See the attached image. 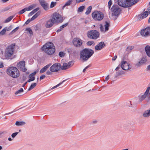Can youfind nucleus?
Segmentation results:
<instances>
[{
  "mask_svg": "<svg viewBox=\"0 0 150 150\" xmlns=\"http://www.w3.org/2000/svg\"><path fill=\"white\" fill-rule=\"evenodd\" d=\"M93 50L91 49L85 48L80 52V58L83 61L87 60L94 53Z\"/></svg>",
  "mask_w": 150,
  "mask_h": 150,
  "instance_id": "obj_1",
  "label": "nucleus"
},
{
  "mask_svg": "<svg viewBox=\"0 0 150 150\" xmlns=\"http://www.w3.org/2000/svg\"><path fill=\"white\" fill-rule=\"evenodd\" d=\"M6 73L11 77L16 79L20 76V72L18 69L16 67H9L7 69Z\"/></svg>",
  "mask_w": 150,
  "mask_h": 150,
  "instance_id": "obj_2",
  "label": "nucleus"
},
{
  "mask_svg": "<svg viewBox=\"0 0 150 150\" xmlns=\"http://www.w3.org/2000/svg\"><path fill=\"white\" fill-rule=\"evenodd\" d=\"M42 50L48 55H52L55 52V47L53 43L49 42L45 45Z\"/></svg>",
  "mask_w": 150,
  "mask_h": 150,
  "instance_id": "obj_3",
  "label": "nucleus"
},
{
  "mask_svg": "<svg viewBox=\"0 0 150 150\" xmlns=\"http://www.w3.org/2000/svg\"><path fill=\"white\" fill-rule=\"evenodd\" d=\"M139 0H118V4L124 8L131 6L137 3Z\"/></svg>",
  "mask_w": 150,
  "mask_h": 150,
  "instance_id": "obj_4",
  "label": "nucleus"
},
{
  "mask_svg": "<svg viewBox=\"0 0 150 150\" xmlns=\"http://www.w3.org/2000/svg\"><path fill=\"white\" fill-rule=\"evenodd\" d=\"M111 10L112 12L111 16L115 17L113 18L114 20H115L120 14L121 10L117 5H115L112 6Z\"/></svg>",
  "mask_w": 150,
  "mask_h": 150,
  "instance_id": "obj_5",
  "label": "nucleus"
},
{
  "mask_svg": "<svg viewBox=\"0 0 150 150\" xmlns=\"http://www.w3.org/2000/svg\"><path fill=\"white\" fill-rule=\"evenodd\" d=\"M51 18L55 24L61 23L63 21L62 17L59 14L57 13H53Z\"/></svg>",
  "mask_w": 150,
  "mask_h": 150,
  "instance_id": "obj_6",
  "label": "nucleus"
},
{
  "mask_svg": "<svg viewBox=\"0 0 150 150\" xmlns=\"http://www.w3.org/2000/svg\"><path fill=\"white\" fill-rule=\"evenodd\" d=\"M124 70H128L131 69V67L127 62L125 61H121L120 64L115 69L116 71L120 69V67Z\"/></svg>",
  "mask_w": 150,
  "mask_h": 150,
  "instance_id": "obj_7",
  "label": "nucleus"
},
{
  "mask_svg": "<svg viewBox=\"0 0 150 150\" xmlns=\"http://www.w3.org/2000/svg\"><path fill=\"white\" fill-rule=\"evenodd\" d=\"M99 32L96 30H92L89 31L87 33L88 37L91 39L96 40L99 37Z\"/></svg>",
  "mask_w": 150,
  "mask_h": 150,
  "instance_id": "obj_8",
  "label": "nucleus"
},
{
  "mask_svg": "<svg viewBox=\"0 0 150 150\" xmlns=\"http://www.w3.org/2000/svg\"><path fill=\"white\" fill-rule=\"evenodd\" d=\"M92 15L93 18L96 21H101L104 17L103 13L98 11H95L92 13Z\"/></svg>",
  "mask_w": 150,
  "mask_h": 150,
  "instance_id": "obj_9",
  "label": "nucleus"
},
{
  "mask_svg": "<svg viewBox=\"0 0 150 150\" xmlns=\"http://www.w3.org/2000/svg\"><path fill=\"white\" fill-rule=\"evenodd\" d=\"M14 45H11L6 48L5 52V55L6 57L9 58L11 57L13 54Z\"/></svg>",
  "mask_w": 150,
  "mask_h": 150,
  "instance_id": "obj_10",
  "label": "nucleus"
},
{
  "mask_svg": "<svg viewBox=\"0 0 150 150\" xmlns=\"http://www.w3.org/2000/svg\"><path fill=\"white\" fill-rule=\"evenodd\" d=\"M25 62L24 61L19 62L17 64V68L23 72L26 71L27 69L25 67Z\"/></svg>",
  "mask_w": 150,
  "mask_h": 150,
  "instance_id": "obj_11",
  "label": "nucleus"
},
{
  "mask_svg": "<svg viewBox=\"0 0 150 150\" xmlns=\"http://www.w3.org/2000/svg\"><path fill=\"white\" fill-rule=\"evenodd\" d=\"M61 67V64L59 63H56L50 67V70L52 72H57L60 70Z\"/></svg>",
  "mask_w": 150,
  "mask_h": 150,
  "instance_id": "obj_12",
  "label": "nucleus"
},
{
  "mask_svg": "<svg viewBox=\"0 0 150 150\" xmlns=\"http://www.w3.org/2000/svg\"><path fill=\"white\" fill-rule=\"evenodd\" d=\"M110 21H105L104 26L102 25H100V29L101 32L105 33L107 31L109 30V28L110 26Z\"/></svg>",
  "mask_w": 150,
  "mask_h": 150,
  "instance_id": "obj_13",
  "label": "nucleus"
},
{
  "mask_svg": "<svg viewBox=\"0 0 150 150\" xmlns=\"http://www.w3.org/2000/svg\"><path fill=\"white\" fill-rule=\"evenodd\" d=\"M141 35L143 37H147L150 35V27H147L141 30Z\"/></svg>",
  "mask_w": 150,
  "mask_h": 150,
  "instance_id": "obj_14",
  "label": "nucleus"
},
{
  "mask_svg": "<svg viewBox=\"0 0 150 150\" xmlns=\"http://www.w3.org/2000/svg\"><path fill=\"white\" fill-rule=\"evenodd\" d=\"M74 64V61L69 62L68 64L66 63H63L62 66H61V69L62 70H65L70 68Z\"/></svg>",
  "mask_w": 150,
  "mask_h": 150,
  "instance_id": "obj_15",
  "label": "nucleus"
},
{
  "mask_svg": "<svg viewBox=\"0 0 150 150\" xmlns=\"http://www.w3.org/2000/svg\"><path fill=\"white\" fill-rule=\"evenodd\" d=\"M150 89V87L149 86H148L147 88L146 91L144 94L140 96L139 100V101L140 102H141L142 101L144 100L146 98V97L147 96V95Z\"/></svg>",
  "mask_w": 150,
  "mask_h": 150,
  "instance_id": "obj_16",
  "label": "nucleus"
},
{
  "mask_svg": "<svg viewBox=\"0 0 150 150\" xmlns=\"http://www.w3.org/2000/svg\"><path fill=\"white\" fill-rule=\"evenodd\" d=\"M73 44L76 47H80L82 45V42L80 39L78 38H74L73 40Z\"/></svg>",
  "mask_w": 150,
  "mask_h": 150,
  "instance_id": "obj_17",
  "label": "nucleus"
},
{
  "mask_svg": "<svg viewBox=\"0 0 150 150\" xmlns=\"http://www.w3.org/2000/svg\"><path fill=\"white\" fill-rule=\"evenodd\" d=\"M105 46V45L103 42H101L98 44L95 47L96 50L99 51L103 49Z\"/></svg>",
  "mask_w": 150,
  "mask_h": 150,
  "instance_id": "obj_18",
  "label": "nucleus"
},
{
  "mask_svg": "<svg viewBox=\"0 0 150 150\" xmlns=\"http://www.w3.org/2000/svg\"><path fill=\"white\" fill-rule=\"evenodd\" d=\"M55 24L52 18H50L46 22L45 26L46 28H50L52 27Z\"/></svg>",
  "mask_w": 150,
  "mask_h": 150,
  "instance_id": "obj_19",
  "label": "nucleus"
},
{
  "mask_svg": "<svg viewBox=\"0 0 150 150\" xmlns=\"http://www.w3.org/2000/svg\"><path fill=\"white\" fill-rule=\"evenodd\" d=\"M39 1L43 8L45 10H47L48 8V4L44 0H39Z\"/></svg>",
  "mask_w": 150,
  "mask_h": 150,
  "instance_id": "obj_20",
  "label": "nucleus"
},
{
  "mask_svg": "<svg viewBox=\"0 0 150 150\" xmlns=\"http://www.w3.org/2000/svg\"><path fill=\"white\" fill-rule=\"evenodd\" d=\"M143 116L145 117H148L150 116V108L144 112Z\"/></svg>",
  "mask_w": 150,
  "mask_h": 150,
  "instance_id": "obj_21",
  "label": "nucleus"
},
{
  "mask_svg": "<svg viewBox=\"0 0 150 150\" xmlns=\"http://www.w3.org/2000/svg\"><path fill=\"white\" fill-rule=\"evenodd\" d=\"M145 50L147 55L150 57V47L148 45L146 46Z\"/></svg>",
  "mask_w": 150,
  "mask_h": 150,
  "instance_id": "obj_22",
  "label": "nucleus"
},
{
  "mask_svg": "<svg viewBox=\"0 0 150 150\" xmlns=\"http://www.w3.org/2000/svg\"><path fill=\"white\" fill-rule=\"evenodd\" d=\"M50 65H47L42 68L40 71V73L42 74L45 72L50 67Z\"/></svg>",
  "mask_w": 150,
  "mask_h": 150,
  "instance_id": "obj_23",
  "label": "nucleus"
},
{
  "mask_svg": "<svg viewBox=\"0 0 150 150\" xmlns=\"http://www.w3.org/2000/svg\"><path fill=\"white\" fill-rule=\"evenodd\" d=\"M67 25H68L67 23H65V24L62 25L57 30V32H60V31H61L64 28L67 26Z\"/></svg>",
  "mask_w": 150,
  "mask_h": 150,
  "instance_id": "obj_24",
  "label": "nucleus"
},
{
  "mask_svg": "<svg viewBox=\"0 0 150 150\" xmlns=\"http://www.w3.org/2000/svg\"><path fill=\"white\" fill-rule=\"evenodd\" d=\"M25 123L24 122H19L17 121L15 123V125L18 126H21L25 125Z\"/></svg>",
  "mask_w": 150,
  "mask_h": 150,
  "instance_id": "obj_25",
  "label": "nucleus"
},
{
  "mask_svg": "<svg viewBox=\"0 0 150 150\" xmlns=\"http://www.w3.org/2000/svg\"><path fill=\"white\" fill-rule=\"evenodd\" d=\"M149 14L148 11H146L143 13L141 16V17L142 19L144 18L147 17Z\"/></svg>",
  "mask_w": 150,
  "mask_h": 150,
  "instance_id": "obj_26",
  "label": "nucleus"
},
{
  "mask_svg": "<svg viewBox=\"0 0 150 150\" xmlns=\"http://www.w3.org/2000/svg\"><path fill=\"white\" fill-rule=\"evenodd\" d=\"M125 74V72L123 71H120L116 73V76L115 77H116Z\"/></svg>",
  "mask_w": 150,
  "mask_h": 150,
  "instance_id": "obj_27",
  "label": "nucleus"
},
{
  "mask_svg": "<svg viewBox=\"0 0 150 150\" xmlns=\"http://www.w3.org/2000/svg\"><path fill=\"white\" fill-rule=\"evenodd\" d=\"M92 7L91 6H89L87 8L86 11L85 13V14L88 15L89 14L91 11Z\"/></svg>",
  "mask_w": 150,
  "mask_h": 150,
  "instance_id": "obj_28",
  "label": "nucleus"
},
{
  "mask_svg": "<svg viewBox=\"0 0 150 150\" xmlns=\"http://www.w3.org/2000/svg\"><path fill=\"white\" fill-rule=\"evenodd\" d=\"M37 83H32L30 85V87L28 89V90L30 91L35 88L36 86Z\"/></svg>",
  "mask_w": 150,
  "mask_h": 150,
  "instance_id": "obj_29",
  "label": "nucleus"
},
{
  "mask_svg": "<svg viewBox=\"0 0 150 150\" xmlns=\"http://www.w3.org/2000/svg\"><path fill=\"white\" fill-rule=\"evenodd\" d=\"M72 0H68L64 5L63 6V8L65 7L66 6H69L72 3Z\"/></svg>",
  "mask_w": 150,
  "mask_h": 150,
  "instance_id": "obj_30",
  "label": "nucleus"
},
{
  "mask_svg": "<svg viewBox=\"0 0 150 150\" xmlns=\"http://www.w3.org/2000/svg\"><path fill=\"white\" fill-rule=\"evenodd\" d=\"M7 30L6 28H4L0 32V36L4 35L6 32Z\"/></svg>",
  "mask_w": 150,
  "mask_h": 150,
  "instance_id": "obj_31",
  "label": "nucleus"
},
{
  "mask_svg": "<svg viewBox=\"0 0 150 150\" xmlns=\"http://www.w3.org/2000/svg\"><path fill=\"white\" fill-rule=\"evenodd\" d=\"M13 16H11L7 18L5 21V23H7L10 21L13 18Z\"/></svg>",
  "mask_w": 150,
  "mask_h": 150,
  "instance_id": "obj_32",
  "label": "nucleus"
},
{
  "mask_svg": "<svg viewBox=\"0 0 150 150\" xmlns=\"http://www.w3.org/2000/svg\"><path fill=\"white\" fill-rule=\"evenodd\" d=\"M85 6H83L80 7L78 9V11L79 12H81L85 9Z\"/></svg>",
  "mask_w": 150,
  "mask_h": 150,
  "instance_id": "obj_33",
  "label": "nucleus"
},
{
  "mask_svg": "<svg viewBox=\"0 0 150 150\" xmlns=\"http://www.w3.org/2000/svg\"><path fill=\"white\" fill-rule=\"evenodd\" d=\"M39 15V13L38 12L36 13L34 16H33L32 18H31V20H33L36 18H37Z\"/></svg>",
  "mask_w": 150,
  "mask_h": 150,
  "instance_id": "obj_34",
  "label": "nucleus"
},
{
  "mask_svg": "<svg viewBox=\"0 0 150 150\" xmlns=\"http://www.w3.org/2000/svg\"><path fill=\"white\" fill-rule=\"evenodd\" d=\"M23 91V90L22 88H21L19 90L17 91L15 93L16 95H17L20 94L21 92Z\"/></svg>",
  "mask_w": 150,
  "mask_h": 150,
  "instance_id": "obj_35",
  "label": "nucleus"
},
{
  "mask_svg": "<svg viewBox=\"0 0 150 150\" xmlns=\"http://www.w3.org/2000/svg\"><path fill=\"white\" fill-rule=\"evenodd\" d=\"M26 30L29 33L30 35H33V31L30 28H27L26 29Z\"/></svg>",
  "mask_w": 150,
  "mask_h": 150,
  "instance_id": "obj_36",
  "label": "nucleus"
},
{
  "mask_svg": "<svg viewBox=\"0 0 150 150\" xmlns=\"http://www.w3.org/2000/svg\"><path fill=\"white\" fill-rule=\"evenodd\" d=\"M34 8V6L33 5H31L27 8H25L26 11H29L32 10Z\"/></svg>",
  "mask_w": 150,
  "mask_h": 150,
  "instance_id": "obj_37",
  "label": "nucleus"
},
{
  "mask_svg": "<svg viewBox=\"0 0 150 150\" xmlns=\"http://www.w3.org/2000/svg\"><path fill=\"white\" fill-rule=\"evenodd\" d=\"M144 63L141 60V61H139V62L136 64V65L137 67H139L142 64Z\"/></svg>",
  "mask_w": 150,
  "mask_h": 150,
  "instance_id": "obj_38",
  "label": "nucleus"
},
{
  "mask_svg": "<svg viewBox=\"0 0 150 150\" xmlns=\"http://www.w3.org/2000/svg\"><path fill=\"white\" fill-rule=\"evenodd\" d=\"M56 4V2H52L51 3L50 5V8H53L54 6H55Z\"/></svg>",
  "mask_w": 150,
  "mask_h": 150,
  "instance_id": "obj_39",
  "label": "nucleus"
},
{
  "mask_svg": "<svg viewBox=\"0 0 150 150\" xmlns=\"http://www.w3.org/2000/svg\"><path fill=\"white\" fill-rule=\"evenodd\" d=\"M65 80H64L63 81H62V82H60V83H59L58 84H57V85L55 86H54V87H53L51 89H53L54 88H55L57 87H58V86H60L61 84L63 82H64L65 81Z\"/></svg>",
  "mask_w": 150,
  "mask_h": 150,
  "instance_id": "obj_40",
  "label": "nucleus"
},
{
  "mask_svg": "<svg viewBox=\"0 0 150 150\" xmlns=\"http://www.w3.org/2000/svg\"><path fill=\"white\" fill-rule=\"evenodd\" d=\"M65 55V53L63 52H61L59 53V55L60 57H63Z\"/></svg>",
  "mask_w": 150,
  "mask_h": 150,
  "instance_id": "obj_41",
  "label": "nucleus"
},
{
  "mask_svg": "<svg viewBox=\"0 0 150 150\" xmlns=\"http://www.w3.org/2000/svg\"><path fill=\"white\" fill-rule=\"evenodd\" d=\"M29 79L28 80V82H30L31 81H33L35 80V77H32V78H29Z\"/></svg>",
  "mask_w": 150,
  "mask_h": 150,
  "instance_id": "obj_42",
  "label": "nucleus"
},
{
  "mask_svg": "<svg viewBox=\"0 0 150 150\" xmlns=\"http://www.w3.org/2000/svg\"><path fill=\"white\" fill-rule=\"evenodd\" d=\"M25 11H26V9H25V8L24 9L20 11L18 13L19 14H22L24 13Z\"/></svg>",
  "mask_w": 150,
  "mask_h": 150,
  "instance_id": "obj_43",
  "label": "nucleus"
},
{
  "mask_svg": "<svg viewBox=\"0 0 150 150\" xmlns=\"http://www.w3.org/2000/svg\"><path fill=\"white\" fill-rule=\"evenodd\" d=\"M93 41H88L87 42V45H91L93 43Z\"/></svg>",
  "mask_w": 150,
  "mask_h": 150,
  "instance_id": "obj_44",
  "label": "nucleus"
},
{
  "mask_svg": "<svg viewBox=\"0 0 150 150\" xmlns=\"http://www.w3.org/2000/svg\"><path fill=\"white\" fill-rule=\"evenodd\" d=\"M18 134V132L13 133L12 134L11 136L12 138H14Z\"/></svg>",
  "mask_w": 150,
  "mask_h": 150,
  "instance_id": "obj_45",
  "label": "nucleus"
},
{
  "mask_svg": "<svg viewBox=\"0 0 150 150\" xmlns=\"http://www.w3.org/2000/svg\"><path fill=\"white\" fill-rule=\"evenodd\" d=\"M10 8V7L9 6H8L6 7H5L3 8L2 10V11L3 12L6 11L9 9Z\"/></svg>",
  "mask_w": 150,
  "mask_h": 150,
  "instance_id": "obj_46",
  "label": "nucleus"
},
{
  "mask_svg": "<svg viewBox=\"0 0 150 150\" xmlns=\"http://www.w3.org/2000/svg\"><path fill=\"white\" fill-rule=\"evenodd\" d=\"M19 27H17L16 28H15L14 29H13L11 32V34H13V33L15 32L16 31L18 30V29Z\"/></svg>",
  "mask_w": 150,
  "mask_h": 150,
  "instance_id": "obj_47",
  "label": "nucleus"
},
{
  "mask_svg": "<svg viewBox=\"0 0 150 150\" xmlns=\"http://www.w3.org/2000/svg\"><path fill=\"white\" fill-rule=\"evenodd\" d=\"M112 4V1L111 0H110L108 2V6L109 9H110L111 5Z\"/></svg>",
  "mask_w": 150,
  "mask_h": 150,
  "instance_id": "obj_48",
  "label": "nucleus"
},
{
  "mask_svg": "<svg viewBox=\"0 0 150 150\" xmlns=\"http://www.w3.org/2000/svg\"><path fill=\"white\" fill-rule=\"evenodd\" d=\"M39 8H37L34 10H33L32 11L33 12V13H35L36 12L38 11L39 10Z\"/></svg>",
  "mask_w": 150,
  "mask_h": 150,
  "instance_id": "obj_49",
  "label": "nucleus"
},
{
  "mask_svg": "<svg viewBox=\"0 0 150 150\" xmlns=\"http://www.w3.org/2000/svg\"><path fill=\"white\" fill-rule=\"evenodd\" d=\"M45 77V75H42L41 76L40 78V80H41L44 79Z\"/></svg>",
  "mask_w": 150,
  "mask_h": 150,
  "instance_id": "obj_50",
  "label": "nucleus"
},
{
  "mask_svg": "<svg viewBox=\"0 0 150 150\" xmlns=\"http://www.w3.org/2000/svg\"><path fill=\"white\" fill-rule=\"evenodd\" d=\"M90 65H89L88 66H87V67H86L83 70V72H85V71H86V70L89 67H90Z\"/></svg>",
  "mask_w": 150,
  "mask_h": 150,
  "instance_id": "obj_51",
  "label": "nucleus"
},
{
  "mask_svg": "<svg viewBox=\"0 0 150 150\" xmlns=\"http://www.w3.org/2000/svg\"><path fill=\"white\" fill-rule=\"evenodd\" d=\"M46 74L47 75H51L52 74V73L51 71H47L46 72Z\"/></svg>",
  "mask_w": 150,
  "mask_h": 150,
  "instance_id": "obj_52",
  "label": "nucleus"
},
{
  "mask_svg": "<svg viewBox=\"0 0 150 150\" xmlns=\"http://www.w3.org/2000/svg\"><path fill=\"white\" fill-rule=\"evenodd\" d=\"M32 21V20H31V19H28L26 21V22L25 23V24H28L30 22V21Z\"/></svg>",
  "mask_w": 150,
  "mask_h": 150,
  "instance_id": "obj_53",
  "label": "nucleus"
},
{
  "mask_svg": "<svg viewBox=\"0 0 150 150\" xmlns=\"http://www.w3.org/2000/svg\"><path fill=\"white\" fill-rule=\"evenodd\" d=\"M85 0H76V1L77 3H79L84 1Z\"/></svg>",
  "mask_w": 150,
  "mask_h": 150,
  "instance_id": "obj_54",
  "label": "nucleus"
},
{
  "mask_svg": "<svg viewBox=\"0 0 150 150\" xmlns=\"http://www.w3.org/2000/svg\"><path fill=\"white\" fill-rule=\"evenodd\" d=\"M34 14V13H33V12L32 11L31 12H30L29 14H28V16L30 17L32 16L33 14Z\"/></svg>",
  "mask_w": 150,
  "mask_h": 150,
  "instance_id": "obj_55",
  "label": "nucleus"
},
{
  "mask_svg": "<svg viewBox=\"0 0 150 150\" xmlns=\"http://www.w3.org/2000/svg\"><path fill=\"white\" fill-rule=\"evenodd\" d=\"M147 98L148 100H150V93H148L147 95Z\"/></svg>",
  "mask_w": 150,
  "mask_h": 150,
  "instance_id": "obj_56",
  "label": "nucleus"
},
{
  "mask_svg": "<svg viewBox=\"0 0 150 150\" xmlns=\"http://www.w3.org/2000/svg\"><path fill=\"white\" fill-rule=\"evenodd\" d=\"M36 71H34L32 73L30 74L31 75H33V76H34L36 74Z\"/></svg>",
  "mask_w": 150,
  "mask_h": 150,
  "instance_id": "obj_57",
  "label": "nucleus"
},
{
  "mask_svg": "<svg viewBox=\"0 0 150 150\" xmlns=\"http://www.w3.org/2000/svg\"><path fill=\"white\" fill-rule=\"evenodd\" d=\"M141 60L143 62H144V63L146 61V59L145 58H143Z\"/></svg>",
  "mask_w": 150,
  "mask_h": 150,
  "instance_id": "obj_58",
  "label": "nucleus"
},
{
  "mask_svg": "<svg viewBox=\"0 0 150 150\" xmlns=\"http://www.w3.org/2000/svg\"><path fill=\"white\" fill-rule=\"evenodd\" d=\"M11 28L12 26H10L7 28V30L8 31H9L11 29Z\"/></svg>",
  "mask_w": 150,
  "mask_h": 150,
  "instance_id": "obj_59",
  "label": "nucleus"
},
{
  "mask_svg": "<svg viewBox=\"0 0 150 150\" xmlns=\"http://www.w3.org/2000/svg\"><path fill=\"white\" fill-rule=\"evenodd\" d=\"M117 58V55L115 56L112 59V60L113 61H115L116 60V59Z\"/></svg>",
  "mask_w": 150,
  "mask_h": 150,
  "instance_id": "obj_60",
  "label": "nucleus"
},
{
  "mask_svg": "<svg viewBox=\"0 0 150 150\" xmlns=\"http://www.w3.org/2000/svg\"><path fill=\"white\" fill-rule=\"evenodd\" d=\"M6 133V132L5 131H3V132H1L0 131V137L1 136V135L3 134H4Z\"/></svg>",
  "mask_w": 150,
  "mask_h": 150,
  "instance_id": "obj_61",
  "label": "nucleus"
},
{
  "mask_svg": "<svg viewBox=\"0 0 150 150\" xmlns=\"http://www.w3.org/2000/svg\"><path fill=\"white\" fill-rule=\"evenodd\" d=\"M109 79V75H108L105 78V80L107 81Z\"/></svg>",
  "mask_w": 150,
  "mask_h": 150,
  "instance_id": "obj_62",
  "label": "nucleus"
},
{
  "mask_svg": "<svg viewBox=\"0 0 150 150\" xmlns=\"http://www.w3.org/2000/svg\"><path fill=\"white\" fill-rule=\"evenodd\" d=\"M9 0H1V1L3 3H5Z\"/></svg>",
  "mask_w": 150,
  "mask_h": 150,
  "instance_id": "obj_63",
  "label": "nucleus"
},
{
  "mask_svg": "<svg viewBox=\"0 0 150 150\" xmlns=\"http://www.w3.org/2000/svg\"><path fill=\"white\" fill-rule=\"evenodd\" d=\"M149 13V14H150V7H149L147 9Z\"/></svg>",
  "mask_w": 150,
  "mask_h": 150,
  "instance_id": "obj_64",
  "label": "nucleus"
}]
</instances>
